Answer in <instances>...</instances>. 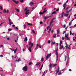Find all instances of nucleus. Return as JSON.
Listing matches in <instances>:
<instances>
[{"label":"nucleus","mask_w":76,"mask_h":76,"mask_svg":"<svg viewBox=\"0 0 76 76\" xmlns=\"http://www.w3.org/2000/svg\"><path fill=\"white\" fill-rule=\"evenodd\" d=\"M67 56H65V61H66V60L67 58V60L66 63V65H67V64H68V61H69V54H67Z\"/></svg>","instance_id":"obj_1"},{"label":"nucleus","mask_w":76,"mask_h":76,"mask_svg":"<svg viewBox=\"0 0 76 76\" xmlns=\"http://www.w3.org/2000/svg\"><path fill=\"white\" fill-rule=\"evenodd\" d=\"M57 51H58V49H56L55 52L56 53V61H57V60H58V52H57Z\"/></svg>","instance_id":"obj_2"},{"label":"nucleus","mask_w":76,"mask_h":76,"mask_svg":"<svg viewBox=\"0 0 76 76\" xmlns=\"http://www.w3.org/2000/svg\"><path fill=\"white\" fill-rule=\"evenodd\" d=\"M69 35V34H65V39H66V40H70V39H69V37H68V36Z\"/></svg>","instance_id":"obj_3"},{"label":"nucleus","mask_w":76,"mask_h":76,"mask_svg":"<svg viewBox=\"0 0 76 76\" xmlns=\"http://www.w3.org/2000/svg\"><path fill=\"white\" fill-rule=\"evenodd\" d=\"M53 20H52L50 22V26H48L47 28V30H48V28H50V27H51V24L52 23H53Z\"/></svg>","instance_id":"obj_4"},{"label":"nucleus","mask_w":76,"mask_h":76,"mask_svg":"<svg viewBox=\"0 0 76 76\" xmlns=\"http://www.w3.org/2000/svg\"><path fill=\"white\" fill-rule=\"evenodd\" d=\"M28 9V7H26V8L25 10V11H26V15H28V13H29V12H28V11H29V10H27V9Z\"/></svg>","instance_id":"obj_5"},{"label":"nucleus","mask_w":76,"mask_h":76,"mask_svg":"<svg viewBox=\"0 0 76 76\" xmlns=\"http://www.w3.org/2000/svg\"><path fill=\"white\" fill-rule=\"evenodd\" d=\"M23 70H24L25 71H27L28 70V67H27V66H25L23 68Z\"/></svg>","instance_id":"obj_6"},{"label":"nucleus","mask_w":76,"mask_h":76,"mask_svg":"<svg viewBox=\"0 0 76 76\" xmlns=\"http://www.w3.org/2000/svg\"><path fill=\"white\" fill-rule=\"evenodd\" d=\"M29 45H31L30 47H32L33 46H34V43H33L31 42H29Z\"/></svg>","instance_id":"obj_7"},{"label":"nucleus","mask_w":76,"mask_h":76,"mask_svg":"<svg viewBox=\"0 0 76 76\" xmlns=\"http://www.w3.org/2000/svg\"><path fill=\"white\" fill-rule=\"evenodd\" d=\"M57 37H60V35H58L60 34V31L58 29L57 30Z\"/></svg>","instance_id":"obj_8"},{"label":"nucleus","mask_w":76,"mask_h":76,"mask_svg":"<svg viewBox=\"0 0 76 76\" xmlns=\"http://www.w3.org/2000/svg\"><path fill=\"white\" fill-rule=\"evenodd\" d=\"M12 0L13 1V2L15 3V4H18V3H19V1H17L15 0Z\"/></svg>","instance_id":"obj_9"},{"label":"nucleus","mask_w":76,"mask_h":76,"mask_svg":"<svg viewBox=\"0 0 76 76\" xmlns=\"http://www.w3.org/2000/svg\"><path fill=\"white\" fill-rule=\"evenodd\" d=\"M60 50H61L62 48H63V47H64V46L63 45L61 46V45L60 44Z\"/></svg>","instance_id":"obj_10"},{"label":"nucleus","mask_w":76,"mask_h":76,"mask_svg":"<svg viewBox=\"0 0 76 76\" xmlns=\"http://www.w3.org/2000/svg\"><path fill=\"white\" fill-rule=\"evenodd\" d=\"M50 17H51V16H49L48 17L44 16V18L45 19H48V18H50Z\"/></svg>","instance_id":"obj_11"},{"label":"nucleus","mask_w":76,"mask_h":76,"mask_svg":"<svg viewBox=\"0 0 76 76\" xmlns=\"http://www.w3.org/2000/svg\"><path fill=\"white\" fill-rule=\"evenodd\" d=\"M21 61V60L20 59V58H19L18 60L16 59L15 60V61H17V62H19V61Z\"/></svg>","instance_id":"obj_12"},{"label":"nucleus","mask_w":76,"mask_h":76,"mask_svg":"<svg viewBox=\"0 0 76 76\" xmlns=\"http://www.w3.org/2000/svg\"><path fill=\"white\" fill-rule=\"evenodd\" d=\"M51 56V53H50V54H48L47 56H48V58H50V56Z\"/></svg>","instance_id":"obj_13"},{"label":"nucleus","mask_w":76,"mask_h":76,"mask_svg":"<svg viewBox=\"0 0 76 76\" xmlns=\"http://www.w3.org/2000/svg\"><path fill=\"white\" fill-rule=\"evenodd\" d=\"M32 48L31 47H29L28 49V50L30 51V52H31V48Z\"/></svg>","instance_id":"obj_14"},{"label":"nucleus","mask_w":76,"mask_h":76,"mask_svg":"<svg viewBox=\"0 0 76 76\" xmlns=\"http://www.w3.org/2000/svg\"><path fill=\"white\" fill-rule=\"evenodd\" d=\"M29 4L30 6H32L34 4V3L33 2L31 1L30 3Z\"/></svg>","instance_id":"obj_15"},{"label":"nucleus","mask_w":76,"mask_h":76,"mask_svg":"<svg viewBox=\"0 0 76 76\" xmlns=\"http://www.w3.org/2000/svg\"><path fill=\"white\" fill-rule=\"evenodd\" d=\"M69 16V14H66L64 13V16H66V17H67V16Z\"/></svg>","instance_id":"obj_16"},{"label":"nucleus","mask_w":76,"mask_h":76,"mask_svg":"<svg viewBox=\"0 0 76 76\" xmlns=\"http://www.w3.org/2000/svg\"><path fill=\"white\" fill-rule=\"evenodd\" d=\"M64 12H62L61 13V18L63 17V15H64Z\"/></svg>","instance_id":"obj_17"},{"label":"nucleus","mask_w":76,"mask_h":76,"mask_svg":"<svg viewBox=\"0 0 76 76\" xmlns=\"http://www.w3.org/2000/svg\"><path fill=\"white\" fill-rule=\"evenodd\" d=\"M41 64V62H37L36 64V65H37V66H38L39 65V64Z\"/></svg>","instance_id":"obj_18"},{"label":"nucleus","mask_w":76,"mask_h":76,"mask_svg":"<svg viewBox=\"0 0 76 76\" xmlns=\"http://www.w3.org/2000/svg\"><path fill=\"white\" fill-rule=\"evenodd\" d=\"M56 35H57V34H54L53 36V38H56Z\"/></svg>","instance_id":"obj_19"},{"label":"nucleus","mask_w":76,"mask_h":76,"mask_svg":"<svg viewBox=\"0 0 76 76\" xmlns=\"http://www.w3.org/2000/svg\"><path fill=\"white\" fill-rule=\"evenodd\" d=\"M53 14H57V12L56 11H54L52 13V15H53Z\"/></svg>","instance_id":"obj_20"},{"label":"nucleus","mask_w":76,"mask_h":76,"mask_svg":"<svg viewBox=\"0 0 76 76\" xmlns=\"http://www.w3.org/2000/svg\"><path fill=\"white\" fill-rule=\"evenodd\" d=\"M65 48L66 49H67V48H68V45H67V44H66V45L65 46Z\"/></svg>","instance_id":"obj_21"},{"label":"nucleus","mask_w":76,"mask_h":76,"mask_svg":"<svg viewBox=\"0 0 76 76\" xmlns=\"http://www.w3.org/2000/svg\"><path fill=\"white\" fill-rule=\"evenodd\" d=\"M44 65V64H42V65L41 67L40 68V69H39L40 70H42V67H43V66Z\"/></svg>","instance_id":"obj_22"},{"label":"nucleus","mask_w":76,"mask_h":76,"mask_svg":"<svg viewBox=\"0 0 76 76\" xmlns=\"http://www.w3.org/2000/svg\"><path fill=\"white\" fill-rule=\"evenodd\" d=\"M43 60H44V57H42V58L41 59V61H43Z\"/></svg>","instance_id":"obj_23"},{"label":"nucleus","mask_w":76,"mask_h":76,"mask_svg":"<svg viewBox=\"0 0 76 76\" xmlns=\"http://www.w3.org/2000/svg\"><path fill=\"white\" fill-rule=\"evenodd\" d=\"M28 40V38L27 37H26L24 41H26Z\"/></svg>","instance_id":"obj_24"},{"label":"nucleus","mask_w":76,"mask_h":76,"mask_svg":"<svg viewBox=\"0 0 76 76\" xmlns=\"http://www.w3.org/2000/svg\"><path fill=\"white\" fill-rule=\"evenodd\" d=\"M59 71H60V70H56V73H58V72H59Z\"/></svg>","instance_id":"obj_25"},{"label":"nucleus","mask_w":76,"mask_h":76,"mask_svg":"<svg viewBox=\"0 0 76 76\" xmlns=\"http://www.w3.org/2000/svg\"><path fill=\"white\" fill-rule=\"evenodd\" d=\"M32 31L33 33H34V34H36V33H35V31H34V30H33Z\"/></svg>","instance_id":"obj_26"},{"label":"nucleus","mask_w":76,"mask_h":76,"mask_svg":"<svg viewBox=\"0 0 76 76\" xmlns=\"http://www.w3.org/2000/svg\"><path fill=\"white\" fill-rule=\"evenodd\" d=\"M28 25H31V26H32V24L30 23H27Z\"/></svg>","instance_id":"obj_27"},{"label":"nucleus","mask_w":76,"mask_h":76,"mask_svg":"<svg viewBox=\"0 0 76 76\" xmlns=\"http://www.w3.org/2000/svg\"><path fill=\"white\" fill-rule=\"evenodd\" d=\"M24 26V29H25V28H26V24H24L23 25Z\"/></svg>","instance_id":"obj_28"},{"label":"nucleus","mask_w":76,"mask_h":76,"mask_svg":"<svg viewBox=\"0 0 76 76\" xmlns=\"http://www.w3.org/2000/svg\"><path fill=\"white\" fill-rule=\"evenodd\" d=\"M15 10L17 12H19V9H16V8L15 9Z\"/></svg>","instance_id":"obj_29"},{"label":"nucleus","mask_w":76,"mask_h":76,"mask_svg":"<svg viewBox=\"0 0 76 76\" xmlns=\"http://www.w3.org/2000/svg\"><path fill=\"white\" fill-rule=\"evenodd\" d=\"M51 29H49V31L48 32V33L49 34H50V32H51Z\"/></svg>","instance_id":"obj_30"},{"label":"nucleus","mask_w":76,"mask_h":76,"mask_svg":"<svg viewBox=\"0 0 76 76\" xmlns=\"http://www.w3.org/2000/svg\"><path fill=\"white\" fill-rule=\"evenodd\" d=\"M0 9L1 10H3V8H2V7L0 6Z\"/></svg>","instance_id":"obj_31"},{"label":"nucleus","mask_w":76,"mask_h":76,"mask_svg":"<svg viewBox=\"0 0 76 76\" xmlns=\"http://www.w3.org/2000/svg\"><path fill=\"white\" fill-rule=\"evenodd\" d=\"M63 44V42H62V41H60V44L61 45V44Z\"/></svg>","instance_id":"obj_32"},{"label":"nucleus","mask_w":76,"mask_h":76,"mask_svg":"<svg viewBox=\"0 0 76 76\" xmlns=\"http://www.w3.org/2000/svg\"><path fill=\"white\" fill-rule=\"evenodd\" d=\"M20 1L21 3H23V0H20Z\"/></svg>","instance_id":"obj_33"},{"label":"nucleus","mask_w":76,"mask_h":76,"mask_svg":"<svg viewBox=\"0 0 76 76\" xmlns=\"http://www.w3.org/2000/svg\"><path fill=\"white\" fill-rule=\"evenodd\" d=\"M12 24H13V23H12V22L10 21V25H12Z\"/></svg>","instance_id":"obj_34"},{"label":"nucleus","mask_w":76,"mask_h":76,"mask_svg":"<svg viewBox=\"0 0 76 76\" xmlns=\"http://www.w3.org/2000/svg\"><path fill=\"white\" fill-rule=\"evenodd\" d=\"M4 13H6V10H4Z\"/></svg>","instance_id":"obj_35"},{"label":"nucleus","mask_w":76,"mask_h":76,"mask_svg":"<svg viewBox=\"0 0 76 76\" xmlns=\"http://www.w3.org/2000/svg\"><path fill=\"white\" fill-rule=\"evenodd\" d=\"M50 67V68H51L52 67V64H50L49 65Z\"/></svg>","instance_id":"obj_36"},{"label":"nucleus","mask_w":76,"mask_h":76,"mask_svg":"<svg viewBox=\"0 0 76 76\" xmlns=\"http://www.w3.org/2000/svg\"><path fill=\"white\" fill-rule=\"evenodd\" d=\"M10 35H15V34L13 33H10Z\"/></svg>","instance_id":"obj_37"},{"label":"nucleus","mask_w":76,"mask_h":76,"mask_svg":"<svg viewBox=\"0 0 76 76\" xmlns=\"http://www.w3.org/2000/svg\"><path fill=\"white\" fill-rule=\"evenodd\" d=\"M72 25V22H70L69 23V25L70 26V25Z\"/></svg>","instance_id":"obj_38"},{"label":"nucleus","mask_w":76,"mask_h":76,"mask_svg":"<svg viewBox=\"0 0 76 76\" xmlns=\"http://www.w3.org/2000/svg\"><path fill=\"white\" fill-rule=\"evenodd\" d=\"M12 29H10V28H9L8 29V31H12Z\"/></svg>","instance_id":"obj_39"},{"label":"nucleus","mask_w":76,"mask_h":76,"mask_svg":"<svg viewBox=\"0 0 76 76\" xmlns=\"http://www.w3.org/2000/svg\"><path fill=\"white\" fill-rule=\"evenodd\" d=\"M48 44H50V42H51V41L50 40H48Z\"/></svg>","instance_id":"obj_40"},{"label":"nucleus","mask_w":76,"mask_h":76,"mask_svg":"<svg viewBox=\"0 0 76 76\" xmlns=\"http://www.w3.org/2000/svg\"><path fill=\"white\" fill-rule=\"evenodd\" d=\"M11 50H12V51H14V53H16V52L15 51V49H11Z\"/></svg>","instance_id":"obj_41"},{"label":"nucleus","mask_w":76,"mask_h":76,"mask_svg":"<svg viewBox=\"0 0 76 76\" xmlns=\"http://www.w3.org/2000/svg\"><path fill=\"white\" fill-rule=\"evenodd\" d=\"M69 11H66V13H69Z\"/></svg>","instance_id":"obj_42"},{"label":"nucleus","mask_w":76,"mask_h":76,"mask_svg":"<svg viewBox=\"0 0 76 76\" xmlns=\"http://www.w3.org/2000/svg\"><path fill=\"white\" fill-rule=\"evenodd\" d=\"M43 13H42V12H40L39 13V14L40 15H42V14H43Z\"/></svg>","instance_id":"obj_43"},{"label":"nucleus","mask_w":76,"mask_h":76,"mask_svg":"<svg viewBox=\"0 0 76 76\" xmlns=\"http://www.w3.org/2000/svg\"><path fill=\"white\" fill-rule=\"evenodd\" d=\"M9 11L8 10H7L6 11V13H9Z\"/></svg>","instance_id":"obj_44"},{"label":"nucleus","mask_w":76,"mask_h":76,"mask_svg":"<svg viewBox=\"0 0 76 76\" xmlns=\"http://www.w3.org/2000/svg\"><path fill=\"white\" fill-rule=\"evenodd\" d=\"M48 56H46V60H45V61H46V60H47L48 59Z\"/></svg>","instance_id":"obj_45"},{"label":"nucleus","mask_w":76,"mask_h":76,"mask_svg":"<svg viewBox=\"0 0 76 76\" xmlns=\"http://www.w3.org/2000/svg\"><path fill=\"white\" fill-rule=\"evenodd\" d=\"M48 56H46V60H45V61H46V60H47L48 59Z\"/></svg>","instance_id":"obj_46"},{"label":"nucleus","mask_w":76,"mask_h":76,"mask_svg":"<svg viewBox=\"0 0 76 76\" xmlns=\"http://www.w3.org/2000/svg\"><path fill=\"white\" fill-rule=\"evenodd\" d=\"M56 19V18H53V19H52V20H53V21L54 20H55V19Z\"/></svg>","instance_id":"obj_47"},{"label":"nucleus","mask_w":76,"mask_h":76,"mask_svg":"<svg viewBox=\"0 0 76 76\" xmlns=\"http://www.w3.org/2000/svg\"><path fill=\"white\" fill-rule=\"evenodd\" d=\"M72 39H73V41H74V42H76V40H75V39L73 38Z\"/></svg>","instance_id":"obj_48"},{"label":"nucleus","mask_w":76,"mask_h":76,"mask_svg":"<svg viewBox=\"0 0 76 76\" xmlns=\"http://www.w3.org/2000/svg\"><path fill=\"white\" fill-rule=\"evenodd\" d=\"M68 2H69V0H67L65 3L67 4Z\"/></svg>","instance_id":"obj_49"},{"label":"nucleus","mask_w":76,"mask_h":76,"mask_svg":"<svg viewBox=\"0 0 76 76\" xmlns=\"http://www.w3.org/2000/svg\"><path fill=\"white\" fill-rule=\"evenodd\" d=\"M0 57H3V55H0Z\"/></svg>","instance_id":"obj_50"},{"label":"nucleus","mask_w":76,"mask_h":76,"mask_svg":"<svg viewBox=\"0 0 76 76\" xmlns=\"http://www.w3.org/2000/svg\"><path fill=\"white\" fill-rule=\"evenodd\" d=\"M70 33V35H72V31H70L69 32Z\"/></svg>","instance_id":"obj_51"},{"label":"nucleus","mask_w":76,"mask_h":76,"mask_svg":"<svg viewBox=\"0 0 76 76\" xmlns=\"http://www.w3.org/2000/svg\"><path fill=\"white\" fill-rule=\"evenodd\" d=\"M52 44H55V42H52Z\"/></svg>","instance_id":"obj_52"},{"label":"nucleus","mask_w":76,"mask_h":76,"mask_svg":"<svg viewBox=\"0 0 76 76\" xmlns=\"http://www.w3.org/2000/svg\"><path fill=\"white\" fill-rule=\"evenodd\" d=\"M61 74V72H60L58 74V75H60Z\"/></svg>","instance_id":"obj_53"},{"label":"nucleus","mask_w":76,"mask_h":76,"mask_svg":"<svg viewBox=\"0 0 76 76\" xmlns=\"http://www.w3.org/2000/svg\"><path fill=\"white\" fill-rule=\"evenodd\" d=\"M37 48H38V47H36L35 48V49L36 51H37Z\"/></svg>","instance_id":"obj_54"},{"label":"nucleus","mask_w":76,"mask_h":76,"mask_svg":"<svg viewBox=\"0 0 76 76\" xmlns=\"http://www.w3.org/2000/svg\"><path fill=\"white\" fill-rule=\"evenodd\" d=\"M0 47H3V45H1V46H0Z\"/></svg>","instance_id":"obj_55"},{"label":"nucleus","mask_w":76,"mask_h":76,"mask_svg":"<svg viewBox=\"0 0 76 76\" xmlns=\"http://www.w3.org/2000/svg\"><path fill=\"white\" fill-rule=\"evenodd\" d=\"M66 31H64V32L63 33V34H64V33H66Z\"/></svg>","instance_id":"obj_56"},{"label":"nucleus","mask_w":76,"mask_h":76,"mask_svg":"<svg viewBox=\"0 0 76 76\" xmlns=\"http://www.w3.org/2000/svg\"><path fill=\"white\" fill-rule=\"evenodd\" d=\"M7 40H9V39H10V38H7Z\"/></svg>","instance_id":"obj_57"},{"label":"nucleus","mask_w":76,"mask_h":76,"mask_svg":"<svg viewBox=\"0 0 76 76\" xmlns=\"http://www.w3.org/2000/svg\"><path fill=\"white\" fill-rule=\"evenodd\" d=\"M58 4H59V5H60V4H61V3L60 2V3H58Z\"/></svg>","instance_id":"obj_58"},{"label":"nucleus","mask_w":76,"mask_h":76,"mask_svg":"<svg viewBox=\"0 0 76 76\" xmlns=\"http://www.w3.org/2000/svg\"><path fill=\"white\" fill-rule=\"evenodd\" d=\"M69 8H70L69 7H67L66 8V10H67V9H69Z\"/></svg>","instance_id":"obj_59"},{"label":"nucleus","mask_w":76,"mask_h":76,"mask_svg":"<svg viewBox=\"0 0 76 76\" xmlns=\"http://www.w3.org/2000/svg\"><path fill=\"white\" fill-rule=\"evenodd\" d=\"M62 40H64V38L63 37H62Z\"/></svg>","instance_id":"obj_60"},{"label":"nucleus","mask_w":76,"mask_h":76,"mask_svg":"<svg viewBox=\"0 0 76 76\" xmlns=\"http://www.w3.org/2000/svg\"><path fill=\"white\" fill-rule=\"evenodd\" d=\"M63 7H64V9H65L66 8V7L64 5H63Z\"/></svg>","instance_id":"obj_61"},{"label":"nucleus","mask_w":76,"mask_h":76,"mask_svg":"<svg viewBox=\"0 0 76 76\" xmlns=\"http://www.w3.org/2000/svg\"><path fill=\"white\" fill-rule=\"evenodd\" d=\"M57 65V64H55L54 65H53V66H56Z\"/></svg>","instance_id":"obj_62"},{"label":"nucleus","mask_w":76,"mask_h":76,"mask_svg":"<svg viewBox=\"0 0 76 76\" xmlns=\"http://www.w3.org/2000/svg\"><path fill=\"white\" fill-rule=\"evenodd\" d=\"M31 64H32V63L31 62H30L29 64V65H31Z\"/></svg>","instance_id":"obj_63"},{"label":"nucleus","mask_w":76,"mask_h":76,"mask_svg":"<svg viewBox=\"0 0 76 76\" xmlns=\"http://www.w3.org/2000/svg\"><path fill=\"white\" fill-rule=\"evenodd\" d=\"M40 24H42V22H40Z\"/></svg>","instance_id":"obj_64"}]
</instances>
